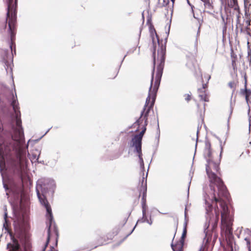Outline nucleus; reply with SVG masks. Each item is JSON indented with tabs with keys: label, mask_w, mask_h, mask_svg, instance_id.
I'll list each match as a JSON object with an SVG mask.
<instances>
[{
	"label": "nucleus",
	"mask_w": 251,
	"mask_h": 251,
	"mask_svg": "<svg viewBox=\"0 0 251 251\" xmlns=\"http://www.w3.org/2000/svg\"><path fill=\"white\" fill-rule=\"evenodd\" d=\"M14 92L15 94L11 91V105L14 112L16 126H12L13 134L12 138L17 144L15 148L16 158L11 160L9 174L3 178L2 185L6 192H11L12 195L18 197L23 191L24 168L23 163L25 159L26 152L21 147L22 142L25 140V136L17 95L16 91Z\"/></svg>",
	"instance_id": "f257e3e1"
},
{
	"label": "nucleus",
	"mask_w": 251,
	"mask_h": 251,
	"mask_svg": "<svg viewBox=\"0 0 251 251\" xmlns=\"http://www.w3.org/2000/svg\"><path fill=\"white\" fill-rule=\"evenodd\" d=\"M166 55V46L162 45L157 51L156 57L155 52H153V69L151 74V85L149 88L148 96L143 110L142 111L140 117L136 121L135 124L140 125L143 121L145 125H148V117L150 111L152 109L154 104L156 93L160 85L164 67Z\"/></svg>",
	"instance_id": "f03ea898"
},
{
	"label": "nucleus",
	"mask_w": 251,
	"mask_h": 251,
	"mask_svg": "<svg viewBox=\"0 0 251 251\" xmlns=\"http://www.w3.org/2000/svg\"><path fill=\"white\" fill-rule=\"evenodd\" d=\"M205 201V208L206 210V223L204 226V231L207 233L206 231L208 228L211 226V229L213 230L217 227L218 222L219 219V211L215 209L214 211L212 202H213L214 199L215 202H217L220 201L221 211V225L222 228L225 230L226 233L228 235L232 233V226L233 222V217L231 214L230 213L228 208L226 202L224 201H221V199L217 198L215 194H213V196L211 198L209 196L206 195L204 196Z\"/></svg>",
	"instance_id": "7ed1b4c3"
},
{
	"label": "nucleus",
	"mask_w": 251,
	"mask_h": 251,
	"mask_svg": "<svg viewBox=\"0 0 251 251\" xmlns=\"http://www.w3.org/2000/svg\"><path fill=\"white\" fill-rule=\"evenodd\" d=\"M7 2V20H8V32L10 36V48L12 54H16V47L14 43L16 31L15 25L17 21V0H6Z\"/></svg>",
	"instance_id": "20e7f679"
},
{
	"label": "nucleus",
	"mask_w": 251,
	"mask_h": 251,
	"mask_svg": "<svg viewBox=\"0 0 251 251\" xmlns=\"http://www.w3.org/2000/svg\"><path fill=\"white\" fill-rule=\"evenodd\" d=\"M219 170V164L216 163L213 160H207L206 164V171L211 183L215 184L218 189L219 196H223L226 199L228 198V193L223 181L218 177L215 172Z\"/></svg>",
	"instance_id": "39448f33"
},
{
	"label": "nucleus",
	"mask_w": 251,
	"mask_h": 251,
	"mask_svg": "<svg viewBox=\"0 0 251 251\" xmlns=\"http://www.w3.org/2000/svg\"><path fill=\"white\" fill-rule=\"evenodd\" d=\"M56 188V183L53 179L48 178H43L39 179L37 182V195L41 202L45 207L43 201H46L47 203L50 206L45 195L52 197L53 195Z\"/></svg>",
	"instance_id": "423d86ee"
},
{
	"label": "nucleus",
	"mask_w": 251,
	"mask_h": 251,
	"mask_svg": "<svg viewBox=\"0 0 251 251\" xmlns=\"http://www.w3.org/2000/svg\"><path fill=\"white\" fill-rule=\"evenodd\" d=\"M145 133L141 130L138 134L135 135L132 138L131 145V146L134 148V152L137 153L141 168L143 170H144V164L142 157V140Z\"/></svg>",
	"instance_id": "0eeeda50"
},
{
	"label": "nucleus",
	"mask_w": 251,
	"mask_h": 251,
	"mask_svg": "<svg viewBox=\"0 0 251 251\" xmlns=\"http://www.w3.org/2000/svg\"><path fill=\"white\" fill-rule=\"evenodd\" d=\"M14 214V225L15 228L22 229L25 225V219L24 210L21 206L18 205L12 206Z\"/></svg>",
	"instance_id": "6e6552de"
},
{
	"label": "nucleus",
	"mask_w": 251,
	"mask_h": 251,
	"mask_svg": "<svg viewBox=\"0 0 251 251\" xmlns=\"http://www.w3.org/2000/svg\"><path fill=\"white\" fill-rule=\"evenodd\" d=\"M45 204L46 206V209L47 211V219L48 220L47 222V227H48V237L47 241L44 245V247L42 250V251H45L46 248L48 247V244L50 241V228L51 225L53 222V215L52 214L51 211V208L50 206L47 202L46 201H44L43 202Z\"/></svg>",
	"instance_id": "1a4fd4ad"
},
{
	"label": "nucleus",
	"mask_w": 251,
	"mask_h": 251,
	"mask_svg": "<svg viewBox=\"0 0 251 251\" xmlns=\"http://www.w3.org/2000/svg\"><path fill=\"white\" fill-rule=\"evenodd\" d=\"M45 204L46 206V209L47 211V219L48 220L47 222V227H48V237L47 241L44 245V247L42 250V251H45L46 248L48 247V244L50 241V228L51 225L53 222V215L52 214L51 211V208L50 206L47 202L46 201H44L43 202Z\"/></svg>",
	"instance_id": "9d476101"
},
{
	"label": "nucleus",
	"mask_w": 251,
	"mask_h": 251,
	"mask_svg": "<svg viewBox=\"0 0 251 251\" xmlns=\"http://www.w3.org/2000/svg\"><path fill=\"white\" fill-rule=\"evenodd\" d=\"M13 243H8L7 245V249L9 251H28L26 247L22 248L18 241L10 234Z\"/></svg>",
	"instance_id": "9b49d317"
},
{
	"label": "nucleus",
	"mask_w": 251,
	"mask_h": 251,
	"mask_svg": "<svg viewBox=\"0 0 251 251\" xmlns=\"http://www.w3.org/2000/svg\"><path fill=\"white\" fill-rule=\"evenodd\" d=\"M187 206H185V212H184V220L185 222L184 223V227H183V232L181 237L180 242L182 244V246L183 245L184 239L185 238L187 234V223L188 222V218L187 217Z\"/></svg>",
	"instance_id": "f8f14e48"
},
{
	"label": "nucleus",
	"mask_w": 251,
	"mask_h": 251,
	"mask_svg": "<svg viewBox=\"0 0 251 251\" xmlns=\"http://www.w3.org/2000/svg\"><path fill=\"white\" fill-rule=\"evenodd\" d=\"M203 156L206 161V162H207V160L208 159L210 160H213L212 151L210 149V144L209 143H206L205 144V147L203 152Z\"/></svg>",
	"instance_id": "ddd939ff"
},
{
	"label": "nucleus",
	"mask_w": 251,
	"mask_h": 251,
	"mask_svg": "<svg viewBox=\"0 0 251 251\" xmlns=\"http://www.w3.org/2000/svg\"><path fill=\"white\" fill-rule=\"evenodd\" d=\"M199 97L200 98L201 100L204 101H208V98L206 94L205 90H204V87H202L201 88H199L198 90Z\"/></svg>",
	"instance_id": "4468645a"
},
{
	"label": "nucleus",
	"mask_w": 251,
	"mask_h": 251,
	"mask_svg": "<svg viewBox=\"0 0 251 251\" xmlns=\"http://www.w3.org/2000/svg\"><path fill=\"white\" fill-rule=\"evenodd\" d=\"M237 11V14H236V28H240V29H241V31H242L243 29H242V24L241 23H240V18L241 17V13H240V9L238 10H236Z\"/></svg>",
	"instance_id": "2eb2a0df"
},
{
	"label": "nucleus",
	"mask_w": 251,
	"mask_h": 251,
	"mask_svg": "<svg viewBox=\"0 0 251 251\" xmlns=\"http://www.w3.org/2000/svg\"><path fill=\"white\" fill-rule=\"evenodd\" d=\"M228 5L233 8L234 10H238L240 9L238 5L237 0H230L228 2Z\"/></svg>",
	"instance_id": "dca6fc26"
},
{
	"label": "nucleus",
	"mask_w": 251,
	"mask_h": 251,
	"mask_svg": "<svg viewBox=\"0 0 251 251\" xmlns=\"http://www.w3.org/2000/svg\"><path fill=\"white\" fill-rule=\"evenodd\" d=\"M160 135V129H159V123H158V120H157V129L156 134L155 136V140L156 142L157 145H158L159 143Z\"/></svg>",
	"instance_id": "f3484780"
},
{
	"label": "nucleus",
	"mask_w": 251,
	"mask_h": 251,
	"mask_svg": "<svg viewBox=\"0 0 251 251\" xmlns=\"http://www.w3.org/2000/svg\"><path fill=\"white\" fill-rule=\"evenodd\" d=\"M245 88L244 90H241V93L243 95L250 96L251 94V90L247 88V81H245Z\"/></svg>",
	"instance_id": "a211bd4d"
},
{
	"label": "nucleus",
	"mask_w": 251,
	"mask_h": 251,
	"mask_svg": "<svg viewBox=\"0 0 251 251\" xmlns=\"http://www.w3.org/2000/svg\"><path fill=\"white\" fill-rule=\"evenodd\" d=\"M182 246L181 245V246H179L177 248L176 245L174 246L173 244H171V247L173 251H182Z\"/></svg>",
	"instance_id": "6ab92c4d"
},
{
	"label": "nucleus",
	"mask_w": 251,
	"mask_h": 251,
	"mask_svg": "<svg viewBox=\"0 0 251 251\" xmlns=\"http://www.w3.org/2000/svg\"><path fill=\"white\" fill-rule=\"evenodd\" d=\"M142 214L145 215V212H146V201H144V198L142 199Z\"/></svg>",
	"instance_id": "aec40b11"
},
{
	"label": "nucleus",
	"mask_w": 251,
	"mask_h": 251,
	"mask_svg": "<svg viewBox=\"0 0 251 251\" xmlns=\"http://www.w3.org/2000/svg\"><path fill=\"white\" fill-rule=\"evenodd\" d=\"M4 222L3 225V227L6 231H9L8 226L10 224V222L8 219H4Z\"/></svg>",
	"instance_id": "412c9836"
},
{
	"label": "nucleus",
	"mask_w": 251,
	"mask_h": 251,
	"mask_svg": "<svg viewBox=\"0 0 251 251\" xmlns=\"http://www.w3.org/2000/svg\"><path fill=\"white\" fill-rule=\"evenodd\" d=\"M204 5L205 8H208L209 9H211L212 8V5L209 1V0H206L203 1Z\"/></svg>",
	"instance_id": "4be33fe9"
},
{
	"label": "nucleus",
	"mask_w": 251,
	"mask_h": 251,
	"mask_svg": "<svg viewBox=\"0 0 251 251\" xmlns=\"http://www.w3.org/2000/svg\"><path fill=\"white\" fill-rule=\"evenodd\" d=\"M139 223H144V221L143 220V219L142 218L141 219H139L137 222V223L135 225V226H134V227H133V228L132 229V230L126 236L125 238H126V237H127L129 235H130L132 232L133 231H134L135 228L136 227V226H137V224Z\"/></svg>",
	"instance_id": "5701e85b"
},
{
	"label": "nucleus",
	"mask_w": 251,
	"mask_h": 251,
	"mask_svg": "<svg viewBox=\"0 0 251 251\" xmlns=\"http://www.w3.org/2000/svg\"><path fill=\"white\" fill-rule=\"evenodd\" d=\"M40 154V153H39V154L38 156H37L36 154H33L32 155V157L31 158V161H34V162L38 161Z\"/></svg>",
	"instance_id": "b1692460"
},
{
	"label": "nucleus",
	"mask_w": 251,
	"mask_h": 251,
	"mask_svg": "<svg viewBox=\"0 0 251 251\" xmlns=\"http://www.w3.org/2000/svg\"><path fill=\"white\" fill-rule=\"evenodd\" d=\"M245 240L246 241L247 248L248 249V251H251V241L249 238L246 237L245 238Z\"/></svg>",
	"instance_id": "393cba45"
},
{
	"label": "nucleus",
	"mask_w": 251,
	"mask_h": 251,
	"mask_svg": "<svg viewBox=\"0 0 251 251\" xmlns=\"http://www.w3.org/2000/svg\"><path fill=\"white\" fill-rule=\"evenodd\" d=\"M146 187L144 188L143 194V197L142 198H144V201H146L145 198L146 197V193H147V180L146 179V183H145Z\"/></svg>",
	"instance_id": "a878e982"
},
{
	"label": "nucleus",
	"mask_w": 251,
	"mask_h": 251,
	"mask_svg": "<svg viewBox=\"0 0 251 251\" xmlns=\"http://www.w3.org/2000/svg\"><path fill=\"white\" fill-rule=\"evenodd\" d=\"M228 85L230 88L235 89L236 85L234 81L229 82Z\"/></svg>",
	"instance_id": "bb28decb"
},
{
	"label": "nucleus",
	"mask_w": 251,
	"mask_h": 251,
	"mask_svg": "<svg viewBox=\"0 0 251 251\" xmlns=\"http://www.w3.org/2000/svg\"><path fill=\"white\" fill-rule=\"evenodd\" d=\"M185 100L187 102L190 100L191 99V95L190 94H186L184 95Z\"/></svg>",
	"instance_id": "cd10ccee"
},
{
	"label": "nucleus",
	"mask_w": 251,
	"mask_h": 251,
	"mask_svg": "<svg viewBox=\"0 0 251 251\" xmlns=\"http://www.w3.org/2000/svg\"><path fill=\"white\" fill-rule=\"evenodd\" d=\"M248 60L249 61V66L251 67V53L248 52Z\"/></svg>",
	"instance_id": "c85d7f7f"
},
{
	"label": "nucleus",
	"mask_w": 251,
	"mask_h": 251,
	"mask_svg": "<svg viewBox=\"0 0 251 251\" xmlns=\"http://www.w3.org/2000/svg\"><path fill=\"white\" fill-rule=\"evenodd\" d=\"M142 215H143L142 219H143L144 223H145V222L147 223L148 219L146 216V212H145V215H144V214H142Z\"/></svg>",
	"instance_id": "c756f323"
},
{
	"label": "nucleus",
	"mask_w": 251,
	"mask_h": 251,
	"mask_svg": "<svg viewBox=\"0 0 251 251\" xmlns=\"http://www.w3.org/2000/svg\"><path fill=\"white\" fill-rule=\"evenodd\" d=\"M147 126V125H145V122H144V124L143 125V127L142 128V131H144L145 132H146V129H147V128H146V126Z\"/></svg>",
	"instance_id": "7c9ffc66"
},
{
	"label": "nucleus",
	"mask_w": 251,
	"mask_h": 251,
	"mask_svg": "<svg viewBox=\"0 0 251 251\" xmlns=\"http://www.w3.org/2000/svg\"><path fill=\"white\" fill-rule=\"evenodd\" d=\"M187 0V2L189 4V5H190L191 6L192 10L193 12V8L194 7V6L192 4H191V3L190 2L189 0Z\"/></svg>",
	"instance_id": "2f4dec72"
},
{
	"label": "nucleus",
	"mask_w": 251,
	"mask_h": 251,
	"mask_svg": "<svg viewBox=\"0 0 251 251\" xmlns=\"http://www.w3.org/2000/svg\"><path fill=\"white\" fill-rule=\"evenodd\" d=\"M148 224H149L150 225H151L152 224V221L151 220V216H150V220H148L147 222Z\"/></svg>",
	"instance_id": "473e14b6"
},
{
	"label": "nucleus",
	"mask_w": 251,
	"mask_h": 251,
	"mask_svg": "<svg viewBox=\"0 0 251 251\" xmlns=\"http://www.w3.org/2000/svg\"><path fill=\"white\" fill-rule=\"evenodd\" d=\"M8 214L7 212H4V219H8Z\"/></svg>",
	"instance_id": "72a5a7b5"
},
{
	"label": "nucleus",
	"mask_w": 251,
	"mask_h": 251,
	"mask_svg": "<svg viewBox=\"0 0 251 251\" xmlns=\"http://www.w3.org/2000/svg\"><path fill=\"white\" fill-rule=\"evenodd\" d=\"M10 193H11V192H6L5 194H6V196H7V199H8L9 198Z\"/></svg>",
	"instance_id": "f704fd0d"
},
{
	"label": "nucleus",
	"mask_w": 251,
	"mask_h": 251,
	"mask_svg": "<svg viewBox=\"0 0 251 251\" xmlns=\"http://www.w3.org/2000/svg\"><path fill=\"white\" fill-rule=\"evenodd\" d=\"M246 24L247 25H248V26H249V25H250V24H251V22H250V20H247V21H246Z\"/></svg>",
	"instance_id": "c9c22d12"
},
{
	"label": "nucleus",
	"mask_w": 251,
	"mask_h": 251,
	"mask_svg": "<svg viewBox=\"0 0 251 251\" xmlns=\"http://www.w3.org/2000/svg\"><path fill=\"white\" fill-rule=\"evenodd\" d=\"M223 147H221V152H220V158H221V156H222V151H223Z\"/></svg>",
	"instance_id": "e433bc0d"
},
{
	"label": "nucleus",
	"mask_w": 251,
	"mask_h": 251,
	"mask_svg": "<svg viewBox=\"0 0 251 251\" xmlns=\"http://www.w3.org/2000/svg\"><path fill=\"white\" fill-rule=\"evenodd\" d=\"M249 97V96L245 95L246 100L247 102H248V100H249V99H248Z\"/></svg>",
	"instance_id": "4c0bfd02"
},
{
	"label": "nucleus",
	"mask_w": 251,
	"mask_h": 251,
	"mask_svg": "<svg viewBox=\"0 0 251 251\" xmlns=\"http://www.w3.org/2000/svg\"><path fill=\"white\" fill-rule=\"evenodd\" d=\"M3 210L4 211V212H7V207H6V206H4L3 207Z\"/></svg>",
	"instance_id": "58836bf2"
},
{
	"label": "nucleus",
	"mask_w": 251,
	"mask_h": 251,
	"mask_svg": "<svg viewBox=\"0 0 251 251\" xmlns=\"http://www.w3.org/2000/svg\"><path fill=\"white\" fill-rule=\"evenodd\" d=\"M207 86V85L206 84L202 85V87H204V89H205L206 87Z\"/></svg>",
	"instance_id": "ea45409f"
},
{
	"label": "nucleus",
	"mask_w": 251,
	"mask_h": 251,
	"mask_svg": "<svg viewBox=\"0 0 251 251\" xmlns=\"http://www.w3.org/2000/svg\"><path fill=\"white\" fill-rule=\"evenodd\" d=\"M171 1L172 2L173 5L175 2V0H171Z\"/></svg>",
	"instance_id": "a19ab883"
},
{
	"label": "nucleus",
	"mask_w": 251,
	"mask_h": 251,
	"mask_svg": "<svg viewBox=\"0 0 251 251\" xmlns=\"http://www.w3.org/2000/svg\"><path fill=\"white\" fill-rule=\"evenodd\" d=\"M200 27H199V29H198V32H197V35L199 34V33L200 32Z\"/></svg>",
	"instance_id": "79ce46f5"
},
{
	"label": "nucleus",
	"mask_w": 251,
	"mask_h": 251,
	"mask_svg": "<svg viewBox=\"0 0 251 251\" xmlns=\"http://www.w3.org/2000/svg\"><path fill=\"white\" fill-rule=\"evenodd\" d=\"M234 63H235V61L233 60V61H232V66H233V65H234Z\"/></svg>",
	"instance_id": "37998d69"
},
{
	"label": "nucleus",
	"mask_w": 251,
	"mask_h": 251,
	"mask_svg": "<svg viewBox=\"0 0 251 251\" xmlns=\"http://www.w3.org/2000/svg\"><path fill=\"white\" fill-rule=\"evenodd\" d=\"M145 179V177H143V180H142V184L143 185V182H144V180Z\"/></svg>",
	"instance_id": "c03bdc74"
},
{
	"label": "nucleus",
	"mask_w": 251,
	"mask_h": 251,
	"mask_svg": "<svg viewBox=\"0 0 251 251\" xmlns=\"http://www.w3.org/2000/svg\"><path fill=\"white\" fill-rule=\"evenodd\" d=\"M169 30H170V27L169 28V30H168V32H167V36H168L169 35Z\"/></svg>",
	"instance_id": "a18cd8bd"
},
{
	"label": "nucleus",
	"mask_w": 251,
	"mask_h": 251,
	"mask_svg": "<svg viewBox=\"0 0 251 251\" xmlns=\"http://www.w3.org/2000/svg\"><path fill=\"white\" fill-rule=\"evenodd\" d=\"M210 188H211V190H212L213 186L212 185H210Z\"/></svg>",
	"instance_id": "49530a36"
},
{
	"label": "nucleus",
	"mask_w": 251,
	"mask_h": 251,
	"mask_svg": "<svg viewBox=\"0 0 251 251\" xmlns=\"http://www.w3.org/2000/svg\"><path fill=\"white\" fill-rule=\"evenodd\" d=\"M2 129L1 128V126H0V132L1 131Z\"/></svg>",
	"instance_id": "de8ad7c7"
},
{
	"label": "nucleus",
	"mask_w": 251,
	"mask_h": 251,
	"mask_svg": "<svg viewBox=\"0 0 251 251\" xmlns=\"http://www.w3.org/2000/svg\"><path fill=\"white\" fill-rule=\"evenodd\" d=\"M126 55L124 56V57L123 59L122 60V62L123 61V60H124V58L126 57Z\"/></svg>",
	"instance_id": "09e8293b"
},
{
	"label": "nucleus",
	"mask_w": 251,
	"mask_h": 251,
	"mask_svg": "<svg viewBox=\"0 0 251 251\" xmlns=\"http://www.w3.org/2000/svg\"><path fill=\"white\" fill-rule=\"evenodd\" d=\"M169 3V0H167V2H166V4H168V3Z\"/></svg>",
	"instance_id": "8fccbe9b"
},
{
	"label": "nucleus",
	"mask_w": 251,
	"mask_h": 251,
	"mask_svg": "<svg viewBox=\"0 0 251 251\" xmlns=\"http://www.w3.org/2000/svg\"><path fill=\"white\" fill-rule=\"evenodd\" d=\"M10 71L11 73H12V69L11 68H10Z\"/></svg>",
	"instance_id": "3c124183"
},
{
	"label": "nucleus",
	"mask_w": 251,
	"mask_h": 251,
	"mask_svg": "<svg viewBox=\"0 0 251 251\" xmlns=\"http://www.w3.org/2000/svg\"><path fill=\"white\" fill-rule=\"evenodd\" d=\"M147 176H148V172H147V174H146V178H147Z\"/></svg>",
	"instance_id": "603ef678"
},
{
	"label": "nucleus",
	"mask_w": 251,
	"mask_h": 251,
	"mask_svg": "<svg viewBox=\"0 0 251 251\" xmlns=\"http://www.w3.org/2000/svg\"><path fill=\"white\" fill-rule=\"evenodd\" d=\"M231 251H233V249L232 247H231Z\"/></svg>",
	"instance_id": "864d4df0"
},
{
	"label": "nucleus",
	"mask_w": 251,
	"mask_h": 251,
	"mask_svg": "<svg viewBox=\"0 0 251 251\" xmlns=\"http://www.w3.org/2000/svg\"><path fill=\"white\" fill-rule=\"evenodd\" d=\"M193 16H194V18H197L195 17V14H194V15H193Z\"/></svg>",
	"instance_id": "5fc2aeb1"
},
{
	"label": "nucleus",
	"mask_w": 251,
	"mask_h": 251,
	"mask_svg": "<svg viewBox=\"0 0 251 251\" xmlns=\"http://www.w3.org/2000/svg\"><path fill=\"white\" fill-rule=\"evenodd\" d=\"M49 130H50V129H49L48 131H47V132L45 133V134H46L47 132H48V131H49Z\"/></svg>",
	"instance_id": "6e6d98bb"
},
{
	"label": "nucleus",
	"mask_w": 251,
	"mask_h": 251,
	"mask_svg": "<svg viewBox=\"0 0 251 251\" xmlns=\"http://www.w3.org/2000/svg\"><path fill=\"white\" fill-rule=\"evenodd\" d=\"M57 239H56V245H57Z\"/></svg>",
	"instance_id": "4d7b16f0"
},
{
	"label": "nucleus",
	"mask_w": 251,
	"mask_h": 251,
	"mask_svg": "<svg viewBox=\"0 0 251 251\" xmlns=\"http://www.w3.org/2000/svg\"><path fill=\"white\" fill-rule=\"evenodd\" d=\"M223 20L224 21V18L223 17H222Z\"/></svg>",
	"instance_id": "13d9d810"
},
{
	"label": "nucleus",
	"mask_w": 251,
	"mask_h": 251,
	"mask_svg": "<svg viewBox=\"0 0 251 251\" xmlns=\"http://www.w3.org/2000/svg\"><path fill=\"white\" fill-rule=\"evenodd\" d=\"M198 133H199V130H197V135L198 134Z\"/></svg>",
	"instance_id": "bf43d9fd"
},
{
	"label": "nucleus",
	"mask_w": 251,
	"mask_h": 251,
	"mask_svg": "<svg viewBox=\"0 0 251 251\" xmlns=\"http://www.w3.org/2000/svg\"><path fill=\"white\" fill-rule=\"evenodd\" d=\"M232 110L231 109V111H230V113H232Z\"/></svg>",
	"instance_id": "052dcab7"
},
{
	"label": "nucleus",
	"mask_w": 251,
	"mask_h": 251,
	"mask_svg": "<svg viewBox=\"0 0 251 251\" xmlns=\"http://www.w3.org/2000/svg\"><path fill=\"white\" fill-rule=\"evenodd\" d=\"M250 126H251V125L250 124L249 125V129H250Z\"/></svg>",
	"instance_id": "680f3d73"
},
{
	"label": "nucleus",
	"mask_w": 251,
	"mask_h": 251,
	"mask_svg": "<svg viewBox=\"0 0 251 251\" xmlns=\"http://www.w3.org/2000/svg\"><path fill=\"white\" fill-rule=\"evenodd\" d=\"M7 62H6V63H5V65H6V66H7Z\"/></svg>",
	"instance_id": "e2e57ef3"
},
{
	"label": "nucleus",
	"mask_w": 251,
	"mask_h": 251,
	"mask_svg": "<svg viewBox=\"0 0 251 251\" xmlns=\"http://www.w3.org/2000/svg\"><path fill=\"white\" fill-rule=\"evenodd\" d=\"M197 144L196 143V148L197 147Z\"/></svg>",
	"instance_id": "0e129e2a"
},
{
	"label": "nucleus",
	"mask_w": 251,
	"mask_h": 251,
	"mask_svg": "<svg viewBox=\"0 0 251 251\" xmlns=\"http://www.w3.org/2000/svg\"><path fill=\"white\" fill-rule=\"evenodd\" d=\"M199 251H201V248L199 250Z\"/></svg>",
	"instance_id": "69168bd1"
},
{
	"label": "nucleus",
	"mask_w": 251,
	"mask_h": 251,
	"mask_svg": "<svg viewBox=\"0 0 251 251\" xmlns=\"http://www.w3.org/2000/svg\"><path fill=\"white\" fill-rule=\"evenodd\" d=\"M221 1H223V0H221Z\"/></svg>",
	"instance_id": "338daca9"
},
{
	"label": "nucleus",
	"mask_w": 251,
	"mask_h": 251,
	"mask_svg": "<svg viewBox=\"0 0 251 251\" xmlns=\"http://www.w3.org/2000/svg\"><path fill=\"white\" fill-rule=\"evenodd\" d=\"M250 143L251 144V142H250Z\"/></svg>",
	"instance_id": "774afa93"
}]
</instances>
